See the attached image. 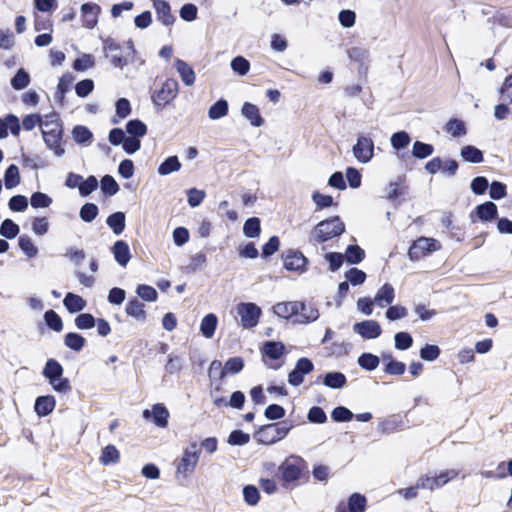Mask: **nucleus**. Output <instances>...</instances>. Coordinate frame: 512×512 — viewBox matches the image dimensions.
Here are the masks:
<instances>
[{
	"label": "nucleus",
	"instance_id": "obj_1",
	"mask_svg": "<svg viewBox=\"0 0 512 512\" xmlns=\"http://www.w3.org/2000/svg\"><path fill=\"white\" fill-rule=\"evenodd\" d=\"M285 489H291L309 479L307 462L300 456L290 455L281 462L275 473Z\"/></svg>",
	"mask_w": 512,
	"mask_h": 512
},
{
	"label": "nucleus",
	"instance_id": "obj_2",
	"mask_svg": "<svg viewBox=\"0 0 512 512\" xmlns=\"http://www.w3.org/2000/svg\"><path fill=\"white\" fill-rule=\"evenodd\" d=\"M272 310L279 318L292 320L295 324H307L319 318V312L314 306L299 301L278 302Z\"/></svg>",
	"mask_w": 512,
	"mask_h": 512
},
{
	"label": "nucleus",
	"instance_id": "obj_3",
	"mask_svg": "<svg viewBox=\"0 0 512 512\" xmlns=\"http://www.w3.org/2000/svg\"><path fill=\"white\" fill-rule=\"evenodd\" d=\"M269 420H279L268 424H262L254 432V439L263 445H272L284 439L290 430L299 425V422L292 421V418H268Z\"/></svg>",
	"mask_w": 512,
	"mask_h": 512
},
{
	"label": "nucleus",
	"instance_id": "obj_4",
	"mask_svg": "<svg viewBox=\"0 0 512 512\" xmlns=\"http://www.w3.org/2000/svg\"><path fill=\"white\" fill-rule=\"evenodd\" d=\"M40 128L47 148L52 150L57 157L63 156L65 154V149L62 146L63 127L59 116L56 113L44 115Z\"/></svg>",
	"mask_w": 512,
	"mask_h": 512
},
{
	"label": "nucleus",
	"instance_id": "obj_5",
	"mask_svg": "<svg viewBox=\"0 0 512 512\" xmlns=\"http://www.w3.org/2000/svg\"><path fill=\"white\" fill-rule=\"evenodd\" d=\"M179 84L173 78L165 79L159 87L151 93V101L158 110L170 105L178 96Z\"/></svg>",
	"mask_w": 512,
	"mask_h": 512
},
{
	"label": "nucleus",
	"instance_id": "obj_6",
	"mask_svg": "<svg viewBox=\"0 0 512 512\" xmlns=\"http://www.w3.org/2000/svg\"><path fill=\"white\" fill-rule=\"evenodd\" d=\"M344 231V223L339 217H333L319 222L314 227L313 237L317 242L323 243L341 235Z\"/></svg>",
	"mask_w": 512,
	"mask_h": 512
},
{
	"label": "nucleus",
	"instance_id": "obj_7",
	"mask_svg": "<svg viewBox=\"0 0 512 512\" xmlns=\"http://www.w3.org/2000/svg\"><path fill=\"white\" fill-rule=\"evenodd\" d=\"M43 375L55 391L67 392L70 389L68 379L63 377V368L56 360L46 362Z\"/></svg>",
	"mask_w": 512,
	"mask_h": 512
},
{
	"label": "nucleus",
	"instance_id": "obj_8",
	"mask_svg": "<svg viewBox=\"0 0 512 512\" xmlns=\"http://www.w3.org/2000/svg\"><path fill=\"white\" fill-rule=\"evenodd\" d=\"M236 312L240 317L241 326L245 329L257 326L262 315L261 308L252 302H242L237 304Z\"/></svg>",
	"mask_w": 512,
	"mask_h": 512
},
{
	"label": "nucleus",
	"instance_id": "obj_9",
	"mask_svg": "<svg viewBox=\"0 0 512 512\" xmlns=\"http://www.w3.org/2000/svg\"><path fill=\"white\" fill-rule=\"evenodd\" d=\"M439 241L434 238L420 237L413 242L408 251V256L412 261H418L432 252L440 250Z\"/></svg>",
	"mask_w": 512,
	"mask_h": 512
},
{
	"label": "nucleus",
	"instance_id": "obj_10",
	"mask_svg": "<svg viewBox=\"0 0 512 512\" xmlns=\"http://www.w3.org/2000/svg\"><path fill=\"white\" fill-rule=\"evenodd\" d=\"M374 141L366 135H359L352 147L354 158L361 164L369 163L374 157Z\"/></svg>",
	"mask_w": 512,
	"mask_h": 512
},
{
	"label": "nucleus",
	"instance_id": "obj_11",
	"mask_svg": "<svg viewBox=\"0 0 512 512\" xmlns=\"http://www.w3.org/2000/svg\"><path fill=\"white\" fill-rule=\"evenodd\" d=\"M459 472L455 469L442 470L434 475L425 474L420 476V486L426 489L434 490L447 484L458 476Z\"/></svg>",
	"mask_w": 512,
	"mask_h": 512
},
{
	"label": "nucleus",
	"instance_id": "obj_12",
	"mask_svg": "<svg viewBox=\"0 0 512 512\" xmlns=\"http://www.w3.org/2000/svg\"><path fill=\"white\" fill-rule=\"evenodd\" d=\"M368 499L360 492L351 493L346 500H341L335 507V512H366Z\"/></svg>",
	"mask_w": 512,
	"mask_h": 512
},
{
	"label": "nucleus",
	"instance_id": "obj_13",
	"mask_svg": "<svg viewBox=\"0 0 512 512\" xmlns=\"http://www.w3.org/2000/svg\"><path fill=\"white\" fill-rule=\"evenodd\" d=\"M199 453L190 451V448H184L179 463L176 466V476L188 478L192 475L199 462Z\"/></svg>",
	"mask_w": 512,
	"mask_h": 512
},
{
	"label": "nucleus",
	"instance_id": "obj_14",
	"mask_svg": "<svg viewBox=\"0 0 512 512\" xmlns=\"http://www.w3.org/2000/svg\"><path fill=\"white\" fill-rule=\"evenodd\" d=\"M354 333L358 334L364 340L378 338L382 333L380 324L375 320H364L353 325Z\"/></svg>",
	"mask_w": 512,
	"mask_h": 512
},
{
	"label": "nucleus",
	"instance_id": "obj_15",
	"mask_svg": "<svg viewBox=\"0 0 512 512\" xmlns=\"http://www.w3.org/2000/svg\"><path fill=\"white\" fill-rule=\"evenodd\" d=\"M152 6L155 10L157 20L164 26H171L176 21L171 12L169 3L165 0H152Z\"/></svg>",
	"mask_w": 512,
	"mask_h": 512
},
{
	"label": "nucleus",
	"instance_id": "obj_16",
	"mask_svg": "<svg viewBox=\"0 0 512 512\" xmlns=\"http://www.w3.org/2000/svg\"><path fill=\"white\" fill-rule=\"evenodd\" d=\"M103 50L115 67L123 69L127 65V59L122 57L119 45L113 40H105Z\"/></svg>",
	"mask_w": 512,
	"mask_h": 512
},
{
	"label": "nucleus",
	"instance_id": "obj_17",
	"mask_svg": "<svg viewBox=\"0 0 512 512\" xmlns=\"http://www.w3.org/2000/svg\"><path fill=\"white\" fill-rule=\"evenodd\" d=\"M101 8L95 3H84L81 6L83 25L88 29L94 28L98 23V16Z\"/></svg>",
	"mask_w": 512,
	"mask_h": 512
},
{
	"label": "nucleus",
	"instance_id": "obj_18",
	"mask_svg": "<svg viewBox=\"0 0 512 512\" xmlns=\"http://www.w3.org/2000/svg\"><path fill=\"white\" fill-rule=\"evenodd\" d=\"M409 427V418H400L399 420H396V418H383V420L378 424V430L384 434L401 431Z\"/></svg>",
	"mask_w": 512,
	"mask_h": 512
},
{
	"label": "nucleus",
	"instance_id": "obj_19",
	"mask_svg": "<svg viewBox=\"0 0 512 512\" xmlns=\"http://www.w3.org/2000/svg\"><path fill=\"white\" fill-rule=\"evenodd\" d=\"M111 252L115 261L121 266L126 267L131 259L129 245L123 240H117L111 247Z\"/></svg>",
	"mask_w": 512,
	"mask_h": 512
},
{
	"label": "nucleus",
	"instance_id": "obj_20",
	"mask_svg": "<svg viewBox=\"0 0 512 512\" xmlns=\"http://www.w3.org/2000/svg\"><path fill=\"white\" fill-rule=\"evenodd\" d=\"M306 264L307 259L299 252H289L284 257V267L289 271L303 272Z\"/></svg>",
	"mask_w": 512,
	"mask_h": 512
},
{
	"label": "nucleus",
	"instance_id": "obj_21",
	"mask_svg": "<svg viewBox=\"0 0 512 512\" xmlns=\"http://www.w3.org/2000/svg\"><path fill=\"white\" fill-rule=\"evenodd\" d=\"M394 299H395L394 287L389 283H385L376 292L375 297H374V302L380 308H384V307L390 305L394 301Z\"/></svg>",
	"mask_w": 512,
	"mask_h": 512
},
{
	"label": "nucleus",
	"instance_id": "obj_22",
	"mask_svg": "<svg viewBox=\"0 0 512 512\" xmlns=\"http://www.w3.org/2000/svg\"><path fill=\"white\" fill-rule=\"evenodd\" d=\"M241 114L245 117L252 126L260 127L264 124L259 108L250 102H245L241 108Z\"/></svg>",
	"mask_w": 512,
	"mask_h": 512
},
{
	"label": "nucleus",
	"instance_id": "obj_23",
	"mask_svg": "<svg viewBox=\"0 0 512 512\" xmlns=\"http://www.w3.org/2000/svg\"><path fill=\"white\" fill-rule=\"evenodd\" d=\"M125 313L138 322H144L147 318L145 305L138 299H131L127 302Z\"/></svg>",
	"mask_w": 512,
	"mask_h": 512
},
{
	"label": "nucleus",
	"instance_id": "obj_24",
	"mask_svg": "<svg viewBox=\"0 0 512 512\" xmlns=\"http://www.w3.org/2000/svg\"><path fill=\"white\" fill-rule=\"evenodd\" d=\"M174 67L176 71L179 73L182 82L186 86H192L195 83L196 75L193 68L181 59H176L174 61Z\"/></svg>",
	"mask_w": 512,
	"mask_h": 512
},
{
	"label": "nucleus",
	"instance_id": "obj_25",
	"mask_svg": "<svg viewBox=\"0 0 512 512\" xmlns=\"http://www.w3.org/2000/svg\"><path fill=\"white\" fill-rule=\"evenodd\" d=\"M20 129V123L16 116L10 114L0 119V139H4L8 136V130H10L14 136H18Z\"/></svg>",
	"mask_w": 512,
	"mask_h": 512
},
{
	"label": "nucleus",
	"instance_id": "obj_26",
	"mask_svg": "<svg viewBox=\"0 0 512 512\" xmlns=\"http://www.w3.org/2000/svg\"><path fill=\"white\" fill-rule=\"evenodd\" d=\"M497 212L498 210L496 204L491 201H487L478 205L474 210L477 218L483 222L494 220L497 217Z\"/></svg>",
	"mask_w": 512,
	"mask_h": 512
},
{
	"label": "nucleus",
	"instance_id": "obj_27",
	"mask_svg": "<svg viewBox=\"0 0 512 512\" xmlns=\"http://www.w3.org/2000/svg\"><path fill=\"white\" fill-rule=\"evenodd\" d=\"M99 461L104 466L114 465L120 461V452L113 444H108L101 450Z\"/></svg>",
	"mask_w": 512,
	"mask_h": 512
},
{
	"label": "nucleus",
	"instance_id": "obj_28",
	"mask_svg": "<svg viewBox=\"0 0 512 512\" xmlns=\"http://www.w3.org/2000/svg\"><path fill=\"white\" fill-rule=\"evenodd\" d=\"M63 305L69 313H77L82 311L86 307L87 303L81 296L69 292L63 300Z\"/></svg>",
	"mask_w": 512,
	"mask_h": 512
},
{
	"label": "nucleus",
	"instance_id": "obj_29",
	"mask_svg": "<svg viewBox=\"0 0 512 512\" xmlns=\"http://www.w3.org/2000/svg\"><path fill=\"white\" fill-rule=\"evenodd\" d=\"M285 346L282 342L277 341H267L264 343L262 348L263 356L277 360L284 355Z\"/></svg>",
	"mask_w": 512,
	"mask_h": 512
},
{
	"label": "nucleus",
	"instance_id": "obj_30",
	"mask_svg": "<svg viewBox=\"0 0 512 512\" xmlns=\"http://www.w3.org/2000/svg\"><path fill=\"white\" fill-rule=\"evenodd\" d=\"M217 325H218L217 316L213 313H209V314L205 315L201 320L200 332L205 338L210 339L214 336Z\"/></svg>",
	"mask_w": 512,
	"mask_h": 512
},
{
	"label": "nucleus",
	"instance_id": "obj_31",
	"mask_svg": "<svg viewBox=\"0 0 512 512\" xmlns=\"http://www.w3.org/2000/svg\"><path fill=\"white\" fill-rule=\"evenodd\" d=\"M125 220V214L118 211L109 215L106 219V223L115 235H120L125 230Z\"/></svg>",
	"mask_w": 512,
	"mask_h": 512
},
{
	"label": "nucleus",
	"instance_id": "obj_32",
	"mask_svg": "<svg viewBox=\"0 0 512 512\" xmlns=\"http://www.w3.org/2000/svg\"><path fill=\"white\" fill-rule=\"evenodd\" d=\"M215 405L218 407L229 406L232 408L240 409L243 407L245 402V395L241 391H235L231 394L230 398L227 400L225 398L215 399Z\"/></svg>",
	"mask_w": 512,
	"mask_h": 512
},
{
	"label": "nucleus",
	"instance_id": "obj_33",
	"mask_svg": "<svg viewBox=\"0 0 512 512\" xmlns=\"http://www.w3.org/2000/svg\"><path fill=\"white\" fill-rule=\"evenodd\" d=\"M181 167L182 164L177 156H169L158 166L157 172L160 176H167L171 173L178 172Z\"/></svg>",
	"mask_w": 512,
	"mask_h": 512
},
{
	"label": "nucleus",
	"instance_id": "obj_34",
	"mask_svg": "<svg viewBox=\"0 0 512 512\" xmlns=\"http://www.w3.org/2000/svg\"><path fill=\"white\" fill-rule=\"evenodd\" d=\"M55 408V399L52 396L38 397L35 402V411L38 416H47Z\"/></svg>",
	"mask_w": 512,
	"mask_h": 512
},
{
	"label": "nucleus",
	"instance_id": "obj_35",
	"mask_svg": "<svg viewBox=\"0 0 512 512\" xmlns=\"http://www.w3.org/2000/svg\"><path fill=\"white\" fill-rule=\"evenodd\" d=\"M243 500L248 506H256L260 499V489L253 484H246L242 488Z\"/></svg>",
	"mask_w": 512,
	"mask_h": 512
},
{
	"label": "nucleus",
	"instance_id": "obj_36",
	"mask_svg": "<svg viewBox=\"0 0 512 512\" xmlns=\"http://www.w3.org/2000/svg\"><path fill=\"white\" fill-rule=\"evenodd\" d=\"M21 182V176L18 166L11 164L5 171L4 183L6 189H13L17 187Z\"/></svg>",
	"mask_w": 512,
	"mask_h": 512
},
{
	"label": "nucleus",
	"instance_id": "obj_37",
	"mask_svg": "<svg viewBox=\"0 0 512 512\" xmlns=\"http://www.w3.org/2000/svg\"><path fill=\"white\" fill-rule=\"evenodd\" d=\"M460 155L464 161L469 163H481L483 161L482 151L472 145L463 146Z\"/></svg>",
	"mask_w": 512,
	"mask_h": 512
},
{
	"label": "nucleus",
	"instance_id": "obj_38",
	"mask_svg": "<svg viewBox=\"0 0 512 512\" xmlns=\"http://www.w3.org/2000/svg\"><path fill=\"white\" fill-rule=\"evenodd\" d=\"M251 436L249 433L241 429H234L227 437V443L230 446H244L250 442Z\"/></svg>",
	"mask_w": 512,
	"mask_h": 512
},
{
	"label": "nucleus",
	"instance_id": "obj_39",
	"mask_svg": "<svg viewBox=\"0 0 512 512\" xmlns=\"http://www.w3.org/2000/svg\"><path fill=\"white\" fill-rule=\"evenodd\" d=\"M411 142V138L406 131H398L391 135L390 144L396 151L406 148Z\"/></svg>",
	"mask_w": 512,
	"mask_h": 512
},
{
	"label": "nucleus",
	"instance_id": "obj_40",
	"mask_svg": "<svg viewBox=\"0 0 512 512\" xmlns=\"http://www.w3.org/2000/svg\"><path fill=\"white\" fill-rule=\"evenodd\" d=\"M324 385L332 389H340L346 384V377L340 372H329L324 376Z\"/></svg>",
	"mask_w": 512,
	"mask_h": 512
},
{
	"label": "nucleus",
	"instance_id": "obj_41",
	"mask_svg": "<svg viewBox=\"0 0 512 512\" xmlns=\"http://www.w3.org/2000/svg\"><path fill=\"white\" fill-rule=\"evenodd\" d=\"M228 113V102L224 99H220L215 102L208 110V117L211 120H218Z\"/></svg>",
	"mask_w": 512,
	"mask_h": 512
},
{
	"label": "nucleus",
	"instance_id": "obj_42",
	"mask_svg": "<svg viewBox=\"0 0 512 512\" xmlns=\"http://www.w3.org/2000/svg\"><path fill=\"white\" fill-rule=\"evenodd\" d=\"M208 375L212 385H214L216 382L219 384V381L226 376L224 372V365H222L219 360H213L210 363Z\"/></svg>",
	"mask_w": 512,
	"mask_h": 512
},
{
	"label": "nucleus",
	"instance_id": "obj_43",
	"mask_svg": "<svg viewBox=\"0 0 512 512\" xmlns=\"http://www.w3.org/2000/svg\"><path fill=\"white\" fill-rule=\"evenodd\" d=\"M260 220L252 217L246 220L243 226V233L248 238H256L260 235Z\"/></svg>",
	"mask_w": 512,
	"mask_h": 512
},
{
	"label": "nucleus",
	"instance_id": "obj_44",
	"mask_svg": "<svg viewBox=\"0 0 512 512\" xmlns=\"http://www.w3.org/2000/svg\"><path fill=\"white\" fill-rule=\"evenodd\" d=\"M365 252L357 245H350L345 251V259L350 264L360 263L364 258Z\"/></svg>",
	"mask_w": 512,
	"mask_h": 512
},
{
	"label": "nucleus",
	"instance_id": "obj_45",
	"mask_svg": "<svg viewBox=\"0 0 512 512\" xmlns=\"http://www.w3.org/2000/svg\"><path fill=\"white\" fill-rule=\"evenodd\" d=\"M434 148L430 144L415 141L412 147V155L418 159H424L432 155Z\"/></svg>",
	"mask_w": 512,
	"mask_h": 512
},
{
	"label": "nucleus",
	"instance_id": "obj_46",
	"mask_svg": "<svg viewBox=\"0 0 512 512\" xmlns=\"http://www.w3.org/2000/svg\"><path fill=\"white\" fill-rule=\"evenodd\" d=\"M126 131L128 134L139 139L146 134L147 127L142 121L134 119L126 124Z\"/></svg>",
	"mask_w": 512,
	"mask_h": 512
},
{
	"label": "nucleus",
	"instance_id": "obj_47",
	"mask_svg": "<svg viewBox=\"0 0 512 512\" xmlns=\"http://www.w3.org/2000/svg\"><path fill=\"white\" fill-rule=\"evenodd\" d=\"M101 191L108 196H113L118 193L119 185L115 179L110 175L102 177L100 182Z\"/></svg>",
	"mask_w": 512,
	"mask_h": 512
},
{
	"label": "nucleus",
	"instance_id": "obj_48",
	"mask_svg": "<svg viewBox=\"0 0 512 512\" xmlns=\"http://www.w3.org/2000/svg\"><path fill=\"white\" fill-rule=\"evenodd\" d=\"M95 64L94 57L90 54H81L73 62V69L79 72H84L92 68Z\"/></svg>",
	"mask_w": 512,
	"mask_h": 512
},
{
	"label": "nucleus",
	"instance_id": "obj_49",
	"mask_svg": "<svg viewBox=\"0 0 512 512\" xmlns=\"http://www.w3.org/2000/svg\"><path fill=\"white\" fill-rule=\"evenodd\" d=\"M19 231V226L11 219H5L0 226V235L8 239H14Z\"/></svg>",
	"mask_w": 512,
	"mask_h": 512
},
{
	"label": "nucleus",
	"instance_id": "obj_50",
	"mask_svg": "<svg viewBox=\"0 0 512 512\" xmlns=\"http://www.w3.org/2000/svg\"><path fill=\"white\" fill-rule=\"evenodd\" d=\"M379 358L378 356L371 354V353H363L358 358V364L363 369H366L368 371L375 370L379 365Z\"/></svg>",
	"mask_w": 512,
	"mask_h": 512
},
{
	"label": "nucleus",
	"instance_id": "obj_51",
	"mask_svg": "<svg viewBox=\"0 0 512 512\" xmlns=\"http://www.w3.org/2000/svg\"><path fill=\"white\" fill-rule=\"evenodd\" d=\"M136 294L142 300L147 301V302H155L158 298V293L155 290V288H153L150 285H145V284L138 285V287L136 289Z\"/></svg>",
	"mask_w": 512,
	"mask_h": 512
},
{
	"label": "nucleus",
	"instance_id": "obj_52",
	"mask_svg": "<svg viewBox=\"0 0 512 512\" xmlns=\"http://www.w3.org/2000/svg\"><path fill=\"white\" fill-rule=\"evenodd\" d=\"M30 83V76L24 69H19L15 76L11 79V86L15 90H22Z\"/></svg>",
	"mask_w": 512,
	"mask_h": 512
},
{
	"label": "nucleus",
	"instance_id": "obj_53",
	"mask_svg": "<svg viewBox=\"0 0 512 512\" xmlns=\"http://www.w3.org/2000/svg\"><path fill=\"white\" fill-rule=\"evenodd\" d=\"M50 196L42 192H35L31 195L30 203L33 208H47L52 204Z\"/></svg>",
	"mask_w": 512,
	"mask_h": 512
},
{
	"label": "nucleus",
	"instance_id": "obj_54",
	"mask_svg": "<svg viewBox=\"0 0 512 512\" xmlns=\"http://www.w3.org/2000/svg\"><path fill=\"white\" fill-rule=\"evenodd\" d=\"M231 69L240 76L246 75L250 70V63L242 56H237L231 61Z\"/></svg>",
	"mask_w": 512,
	"mask_h": 512
},
{
	"label": "nucleus",
	"instance_id": "obj_55",
	"mask_svg": "<svg viewBox=\"0 0 512 512\" xmlns=\"http://www.w3.org/2000/svg\"><path fill=\"white\" fill-rule=\"evenodd\" d=\"M44 320L47 326L56 332L61 331L63 328V323L60 316L53 310L45 312Z\"/></svg>",
	"mask_w": 512,
	"mask_h": 512
},
{
	"label": "nucleus",
	"instance_id": "obj_56",
	"mask_svg": "<svg viewBox=\"0 0 512 512\" xmlns=\"http://www.w3.org/2000/svg\"><path fill=\"white\" fill-rule=\"evenodd\" d=\"M98 187V180L95 176H89L86 179L82 178L80 187H79V194L82 197H87L90 195L93 191H95Z\"/></svg>",
	"mask_w": 512,
	"mask_h": 512
},
{
	"label": "nucleus",
	"instance_id": "obj_57",
	"mask_svg": "<svg viewBox=\"0 0 512 512\" xmlns=\"http://www.w3.org/2000/svg\"><path fill=\"white\" fill-rule=\"evenodd\" d=\"M98 207L94 203H86L84 204L79 212L80 218L84 222H92L98 215Z\"/></svg>",
	"mask_w": 512,
	"mask_h": 512
},
{
	"label": "nucleus",
	"instance_id": "obj_58",
	"mask_svg": "<svg viewBox=\"0 0 512 512\" xmlns=\"http://www.w3.org/2000/svg\"><path fill=\"white\" fill-rule=\"evenodd\" d=\"M65 345L74 351H80L85 345V339L78 333H68L65 336Z\"/></svg>",
	"mask_w": 512,
	"mask_h": 512
},
{
	"label": "nucleus",
	"instance_id": "obj_59",
	"mask_svg": "<svg viewBox=\"0 0 512 512\" xmlns=\"http://www.w3.org/2000/svg\"><path fill=\"white\" fill-rule=\"evenodd\" d=\"M20 249L29 257L34 258L38 254V249L33 241L27 236H21L18 240Z\"/></svg>",
	"mask_w": 512,
	"mask_h": 512
},
{
	"label": "nucleus",
	"instance_id": "obj_60",
	"mask_svg": "<svg viewBox=\"0 0 512 512\" xmlns=\"http://www.w3.org/2000/svg\"><path fill=\"white\" fill-rule=\"evenodd\" d=\"M345 278L350 284L357 286L365 282L366 274L358 268H351L345 273Z\"/></svg>",
	"mask_w": 512,
	"mask_h": 512
},
{
	"label": "nucleus",
	"instance_id": "obj_61",
	"mask_svg": "<svg viewBox=\"0 0 512 512\" xmlns=\"http://www.w3.org/2000/svg\"><path fill=\"white\" fill-rule=\"evenodd\" d=\"M446 131L453 137H460L466 134V127L463 121L453 119L447 123Z\"/></svg>",
	"mask_w": 512,
	"mask_h": 512
},
{
	"label": "nucleus",
	"instance_id": "obj_62",
	"mask_svg": "<svg viewBox=\"0 0 512 512\" xmlns=\"http://www.w3.org/2000/svg\"><path fill=\"white\" fill-rule=\"evenodd\" d=\"M395 348L398 350H407L413 344L411 335L407 332H398L394 336Z\"/></svg>",
	"mask_w": 512,
	"mask_h": 512
},
{
	"label": "nucleus",
	"instance_id": "obj_63",
	"mask_svg": "<svg viewBox=\"0 0 512 512\" xmlns=\"http://www.w3.org/2000/svg\"><path fill=\"white\" fill-rule=\"evenodd\" d=\"M244 367V360L241 357H233L228 359L224 364V372L228 374H237Z\"/></svg>",
	"mask_w": 512,
	"mask_h": 512
},
{
	"label": "nucleus",
	"instance_id": "obj_64",
	"mask_svg": "<svg viewBox=\"0 0 512 512\" xmlns=\"http://www.w3.org/2000/svg\"><path fill=\"white\" fill-rule=\"evenodd\" d=\"M499 93L504 102L512 103V74L506 77L499 89Z\"/></svg>",
	"mask_w": 512,
	"mask_h": 512
}]
</instances>
